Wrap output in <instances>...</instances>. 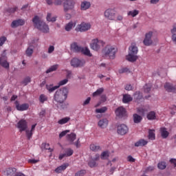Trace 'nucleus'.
I'll list each match as a JSON object with an SVG mask.
<instances>
[{
  "label": "nucleus",
  "instance_id": "nucleus-33",
  "mask_svg": "<svg viewBox=\"0 0 176 176\" xmlns=\"http://www.w3.org/2000/svg\"><path fill=\"white\" fill-rule=\"evenodd\" d=\"M67 167H68V165H67V164H63V165H62V166H58V168H56L55 169V171H56V173H61V171H64V170H65V169L67 168Z\"/></svg>",
  "mask_w": 176,
  "mask_h": 176
},
{
  "label": "nucleus",
  "instance_id": "nucleus-17",
  "mask_svg": "<svg viewBox=\"0 0 176 176\" xmlns=\"http://www.w3.org/2000/svg\"><path fill=\"white\" fill-rule=\"evenodd\" d=\"M72 155H74V150H72V148H67L65 151V153L60 154L59 155V160H63L64 157H68L69 156H72Z\"/></svg>",
  "mask_w": 176,
  "mask_h": 176
},
{
  "label": "nucleus",
  "instance_id": "nucleus-34",
  "mask_svg": "<svg viewBox=\"0 0 176 176\" xmlns=\"http://www.w3.org/2000/svg\"><path fill=\"white\" fill-rule=\"evenodd\" d=\"M71 120L69 117L63 118L58 121V124H65V123H68V121Z\"/></svg>",
  "mask_w": 176,
  "mask_h": 176
},
{
  "label": "nucleus",
  "instance_id": "nucleus-26",
  "mask_svg": "<svg viewBox=\"0 0 176 176\" xmlns=\"http://www.w3.org/2000/svg\"><path fill=\"white\" fill-rule=\"evenodd\" d=\"M16 169L15 168H8L6 170V175H14Z\"/></svg>",
  "mask_w": 176,
  "mask_h": 176
},
{
  "label": "nucleus",
  "instance_id": "nucleus-55",
  "mask_svg": "<svg viewBox=\"0 0 176 176\" xmlns=\"http://www.w3.org/2000/svg\"><path fill=\"white\" fill-rule=\"evenodd\" d=\"M116 20L118 21H122L123 20V16L121 14H117Z\"/></svg>",
  "mask_w": 176,
  "mask_h": 176
},
{
  "label": "nucleus",
  "instance_id": "nucleus-4",
  "mask_svg": "<svg viewBox=\"0 0 176 176\" xmlns=\"http://www.w3.org/2000/svg\"><path fill=\"white\" fill-rule=\"evenodd\" d=\"M138 53V48L135 43H132L131 46L129 47V52L126 56V60L128 61H131V63H134V61H137V54Z\"/></svg>",
  "mask_w": 176,
  "mask_h": 176
},
{
  "label": "nucleus",
  "instance_id": "nucleus-18",
  "mask_svg": "<svg viewBox=\"0 0 176 176\" xmlns=\"http://www.w3.org/2000/svg\"><path fill=\"white\" fill-rule=\"evenodd\" d=\"M35 127H36V124L32 125L30 131L28 129L25 130L28 140H31L32 138V134H34V131H35Z\"/></svg>",
  "mask_w": 176,
  "mask_h": 176
},
{
  "label": "nucleus",
  "instance_id": "nucleus-31",
  "mask_svg": "<svg viewBox=\"0 0 176 176\" xmlns=\"http://www.w3.org/2000/svg\"><path fill=\"white\" fill-rule=\"evenodd\" d=\"M80 52H81L82 54H85V56H89V57H91L90 50L87 47L81 48V50Z\"/></svg>",
  "mask_w": 176,
  "mask_h": 176
},
{
  "label": "nucleus",
  "instance_id": "nucleus-19",
  "mask_svg": "<svg viewBox=\"0 0 176 176\" xmlns=\"http://www.w3.org/2000/svg\"><path fill=\"white\" fill-rule=\"evenodd\" d=\"M25 23V22L23 19H19L16 21H12V23L11 24V27L12 28H16V27H19L20 25H24Z\"/></svg>",
  "mask_w": 176,
  "mask_h": 176
},
{
  "label": "nucleus",
  "instance_id": "nucleus-12",
  "mask_svg": "<svg viewBox=\"0 0 176 176\" xmlns=\"http://www.w3.org/2000/svg\"><path fill=\"white\" fill-rule=\"evenodd\" d=\"M86 62L84 60H80L78 58H73L71 61L72 67H83Z\"/></svg>",
  "mask_w": 176,
  "mask_h": 176
},
{
  "label": "nucleus",
  "instance_id": "nucleus-40",
  "mask_svg": "<svg viewBox=\"0 0 176 176\" xmlns=\"http://www.w3.org/2000/svg\"><path fill=\"white\" fill-rule=\"evenodd\" d=\"M107 109H108L107 108V107H103L100 109H96V113H105V112H107Z\"/></svg>",
  "mask_w": 176,
  "mask_h": 176
},
{
  "label": "nucleus",
  "instance_id": "nucleus-64",
  "mask_svg": "<svg viewBox=\"0 0 176 176\" xmlns=\"http://www.w3.org/2000/svg\"><path fill=\"white\" fill-rule=\"evenodd\" d=\"M15 176H25V175H24L23 173H16L15 174Z\"/></svg>",
  "mask_w": 176,
  "mask_h": 176
},
{
  "label": "nucleus",
  "instance_id": "nucleus-1",
  "mask_svg": "<svg viewBox=\"0 0 176 176\" xmlns=\"http://www.w3.org/2000/svg\"><path fill=\"white\" fill-rule=\"evenodd\" d=\"M47 5H61L63 3V8L65 12L68 10H72L74 9V1L72 0H46Z\"/></svg>",
  "mask_w": 176,
  "mask_h": 176
},
{
  "label": "nucleus",
  "instance_id": "nucleus-57",
  "mask_svg": "<svg viewBox=\"0 0 176 176\" xmlns=\"http://www.w3.org/2000/svg\"><path fill=\"white\" fill-rule=\"evenodd\" d=\"M53 52H54V46L51 45L48 48V53H53Z\"/></svg>",
  "mask_w": 176,
  "mask_h": 176
},
{
  "label": "nucleus",
  "instance_id": "nucleus-60",
  "mask_svg": "<svg viewBox=\"0 0 176 176\" xmlns=\"http://www.w3.org/2000/svg\"><path fill=\"white\" fill-rule=\"evenodd\" d=\"M91 98L90 97L87 98V100L84 102L83 104L84 105H87L90 102V100Z\"/></svg>",
  "mask_w": 176,
  "mask_h": 176
},
{
  "label": "nucleus",
  "instance_id": "nucleus-23",
  "mask_svg": "<svg viewBox=\"0 0 176 176\" xmlns=\"http://www.w3.org/2000/svg\"><path fill=\"white\" fill-rule=\"evenodd\" d=\"M131 101H133V97H131V96L129 94H124L123 96L122 102H124V104H127V102H130Z\"/></svg>",
  "mask_w": 176,
  "mask_h": 176
},
{
  "label": "nucleus",
  "instance_id": "nucleus-6",
  "mask_svg": "<svg viewBox=\"0 0 176 176\" xmlns=\"http://www.w3.org/2000/svg\"><path fill=\"white\" fill-rule=\"evenodd\" d=\"M104 46H105V43L101 40H98V38L92 40L90 44V47L93 50H100V49L104 47Z\"/></svg>",
  "mask_w": 176,
  "mask_h": 176
},
{
  "label": "nucleus",
  "instance_id": "nucleus-46",
  "mask_svg": "<svg viewBox=\"0 0 176 176\" xmlns=\"http://www.w3.org/2000/svg\"><path fill=\"white\" fill-rule=\"evenodd\" d=\"M158 168H160V170H164V168H166V162H160L157 165Z\"/></svg>",
  "mask_w": 176,
  "mask_h": 176
},
{
  "label": "nucleus",
  "instance_id": "nucleus-42",
  "mask_svg": "<svg viewBox=\"0 0 176 176\" xmlns=\"http://www.w3.org/2000/svg\"><path fill=\"white\" fill-rule=\"evenodd\" d=\"M140 13V11L137 10H134L133 11H129L128 12V16H131L132 17H135L138 14Z\"/></svg>",
  "mask_w": 176,
  "mask_h": 176
},
{
  "label": "nucleus",
  "instance_id": "nucleus-14",
  "mask_svg": "<svg viewBox=\"0 0 176 176\" xmlns=\"http://www.w3.org/2000/svg\"><path fill=\"white\" fill-rule=\"evenodd\" d=\"M14 104L17 111H27L30 107L27 103L20 104V102L17 100L15 101Z\"/></svg>",
  "mask_w": 176,
  "mask_h": 176
},
{
  "label": "nucleus",
  "instance_id": "nucleus-37",
  "mask_svg": "<svg viewBox=\"0 0 176 176\" xmlns=\"http://www.w3.org/2000/svg\"><path fill=\"white\" fill-rule=\"evenodd\" d=\"M142 120V117L138 114L133 115V121L135 123H140Z\"/></svg>",
  "mask_w": 176,
  "mask_h": 176
},
{
  "label": "nucleus",
  "instance_id": "nucleus-27",
  "mask_svg": "<svg viewBox=\"0 0 176 176\" xmlns=\"http://www.w3.org/2000/svg\"><path fill=\"white\" fill-rule=\"evenodd\" d=\"M32 53H34V47L32 44H30L26 50V55L30 57V56H32Z\"/></svg>",
  "mask_w": 176,
  "mask_h": 176
},
{
  "label": "nucleus",
  "instance_id": "nucleus-3",
  "mask_svg": "<svg viewBox=\"0 0 176 176\" xmlns=\"http://www.w3.org/2000/svg\"><path fill=\"white\" fill-rule=\"evenodd\" d=\"M67 96L68 89L67 88H63L56 91L54 98L55 101L61 104L67 100Z\"/></svg>",
  "mask_w": 176,
  "mask_h": 176
},
{
  "label": "nucleus",
  "instance_id": "nucleus-53",
  "mask_svg": "<svg viewBox=\"0 0 176 176\" xmlns=\"http://www.w3.org/2000/svg\"><path fill=\"white\" fill-rule=\"evenodd\" d=\"M146 111V109H145L144 107L138 109V112H139V113H145Z\"/></svg>",
  "mask_w": 176,
  "mask_h": 176
},
{
  "label": "nucleus",
  "instance_id": "nucleus-21",
  "mask_svg": "<svg viewBox=\"0 0 176 176\" xmlns=\"http://www.w3.org/2000/svg\"><path fill=\"white\" fill-rule=\"evenodd\" d=\"M160 133L162 138H167L170 135V133L167 131V129L165 127L160 128Z\"/></svg>",
  "mask_w": 176,
  "mask_h": 176
},
{
  "label": "nucleus",
  "instance_id": "nucleus-48",
  "mask_svg": "<svg viewBox=\"0 0 176 176\" xmlns=\"http://www.w3.org/2000/svg\"><path fill=\"white\" fill-rule=\"evenodd\" d=\"M69 130H65L62 131L60 134H59V138H63V137H65V135H67V134H68V133H69Z\"/></svg>",
  "mask_w": 176,
  "mask_h": 176
},
{
  "label": "nucleus",
  "instance_id": "nucleus-45",
  "mask_svg": "<svg viewBox=\"0 0 176 176\" xmlns=\"http://www.w3.org/2000/svg\"><path fill=\"white\" fill-rule=\"evenodd\" d=\"M72 27H74V23L69 22L65 25L66 31H71V30H72Z\"/></svg>",
  "mask_w": 176,
  "mask_h": 176
},
{
  "label": "nucleus",
  "instance_id": "nucleus-51",
  "mask_svg": "<svg viewBox=\"0 0 176 176\" xmlns=\"http://www.w3.org/2000/svg\"><path fill=\"white\" fill-rule=\"evenodd\" d=\"M5 42H6V37L5 36L0 37V46H3Z\"/></svg>",
  "mask_w": 176,
  "mask_h": 176
},
{
  "label": "nucleus",
  "instance_id": "nucleus-10",
  "mask_svg": "<svg viewBox=\"0 0 176 176\" xmlns=\"http://www.w3.org/2000/svg\"><path fill=\"white\" fill-rule=\"evenodd\" d=\"M90 28H91V25H90V23L82 22L76 27V30L80 31V32H85V31H89Z\"/></svg>",
  "mask_w": 176,
  "mask_h": 176
},
{
  "label": "nucleus",
  "instance_id": "nucleus-28",
  "mask_svg": "<svg viewBox=\"0 0 176 176\" xmlns=\"http://www.w3.org/2000/svg\"><path fill=\"white\" fill-rule=\"evenodd\" d=\"M147 119L148 120H155L156 119V113L155 111H151L147 114Z\"/></svg>",
  "mask_w": 176,
  "mask_h": 176
},
{
  "label": "nucleus",
  "instance_id": "nucleus-8",
  "mask_svg": "<svg viewBox=\"0 0 176 176\" xmlns=\"http://www.w3.org/2000/svg\"><path fill=\"white\" fill-rule=\"evenodd\" d=\"M117 133L120 135H125V134L129 133V127L124 124H119L117 126Z\"/></svg>",
  "mask_w": 176,
  "mask_h": 176
},
{
  "label": "nucleus",
  "instance_id": "nucleus-44",
  "mask_svg": "<svg viewBox=\"0 0 176 176\" xmlns=\"http://www.w3.org/2000/svg\"><path fill=\"white\" fill-rule=\"evenodd\" d=\"M39 101L43 104L45 101H47V96H46L45 94H41L39 97Z\"/></svg>",
  "mask_w": 176,
  "mask_h": 176
},
{
  "label": "nucleus",
  "instance_id": "nucleus-52",
  "mask_svg": "<svg viewBox=\"0 0 176 176\" xmlns=\"http://www.w3.org/2000/svg\"><path fill=\"white\" fill-rule=\"evenodd\" d=\"M39 162L38 160H35V159H30L28 160V163H30L31 164H35Z\"/></svg>",
  "mask_w": 176,
  "mask_h": 176
},
{
  "label": "nucleus",
  "instance_id": "nucleus-43",
  "mask_svg": "<svg viewBox=\"0 0 176 176\" xmlns=\"http://www.w3.org/2000/svg\"><path fill=\"white\" fill-rule=\"evenodd\" d=\"M107 157H109V153L108 151H104L100 155V159L105 160Z\"/></svg>",
  "mask_w": 176,
  "mask_h": 176
},
{
  "label": "nucleus",
  "instance_id": "nucleus-62",
  "mask_svg": "<svg viewBox=\"0 0 176 176\" xmlns=\"http://www.w3.org/2000/svg\"><path fill=\"white\" fill-rule=\"evenodd\" d=\"M153 170H155V167H153V166H148L146 168V171H153Z\"/></svg>",
  "mask_w": 176,
  "mask_h": 176
},
{
  "label": "nucleus",
  "instance_id": "nucleus-20",
  "mask_svg": "<svg viewBox=\"0 0 176 176\" xmlns=\"http://www.w3.org/2000/svg\"><path fill=\"white\" fill-rule=\"evenodd\" d=\"M67 141L69 142V144H74V141L76 140V134L72 133L66 136Z\"/></svg>",
  "mask_w": 176,
  "mask_h": 176
},
{
  "label": "nucleus",
  "instance_id": "nucleus-39",
  "mask_svg": "<svg viewBox=\"0 0 176 176\" xmlns=\"http://www.w3.org/2000/svg\"><path fill=\"white\" fill-rule=\"evenodd\" d=\"M58 68V65H55L51 66L47 71V74H50V72H53L54 71H56Z\"/></svg>",
  "mask_w": 176,
  "mask_h": 176
},
{
  "label": "nucleus",
  "instance_id": "nucleus-58",
  "mask_svg": "<svg viewBox=\"0 0 176 176\" xmlns=\"http://www.w3.org/2000/svg\"><path fill=\"white\" fill-rule=\"evenodd\" d=\"M125 89L128 91L133 90V87L131 86V85L128 84L126 85Z\"/></svg>",
  "mask_w": 176,
  "mask_h": 176
},
{
  "label": "nucleus",
  "instance_id": "nucleus-38",
  "mask_svg": "<svg viewBox=\"0 0 176 176\" xmlns=\"http://www.w3.org/2000/svg\"><path fill=\"white\" fill-rule=\"evenodd\" d=\"M90 8V3L87 1H84L81 3L82 10H86Z\"/></svg>",
  "mask_w": 176,
  "mask_h": 176
},
{
  "label": "nucleus",
  "instance_id": "nucleus-30",
  "mask_svg": "<svg viewBox=\"0 0 176 176\" xmlns=\"http://www.w3.org/2000/svg\"><path fill=\"white\" fill-rule=\"evenodd\" d=\"M103 93H104V88H99L96 90V91L93 93L92 96L93 97H97L98 96H101V94Z\"/></svg>",
  "mask_w": 176,
  "mask_h": 176
},
{
  "label": "nucleus",
  "instance_id": "nucleus-7",
  "mask_svg": "<svg viewBox=\"0 0 176 176\" xmlns=\"http://www.w3.org/2000/svg\"><path fill=\"white\" fill-rule=\"evenodd\" d=\"M67 83H68V79H65L59 82V84L58 86L53 87L52 85H47L46 89L47 90H48L49 93H53V91H54V90H56V89H58L60 86H64V85H67Z\"/></svg>",
  "mask_w": 176,
  "mask_h": 176
},
{
  "label": "nucleus",
  "instance_id": "nucleus-15",
  "mask_svg": "<svg viewBox=\"0 0 176 176\" xmlns=\"http://www.w3.org/2000/svg\"><path fill=\"white\" fill-rule=\"evenodd\" d=\"M164 89L168 93H176V86L173 85V84L165 83Z\"/></svg>",
  "mask_w": 176,
  "mask_h": 176
},
{
  "label": "nucleus",
  "instance_id": "nucleus-56",
  "mask_svg": "<svg viewBox=\"0 0 176 176\" xmlns=\"http://www.w3.org/2000/svg\"><path fill=\"white\" fill-rule=\"evenodd\" d=\"M73 144L76 146V148H80V141H79V139L76 142H73Z\"/></svg>",
  "mask_w": 176,
  "mask_h": 176
},
{
  "label": "nucleus",
  "instance_id": "nucleus-9",
  "mask_svg": "<svg viewBox=\"0 0 176 176\" xmlns=\"http://www.w3.org/2000/svg\"><path fill=\"white\" fill-rule=\"evenodd\" d=\"M16 127L19 129V131L21 133L25 131L28 129V122L24 119H21L17 123Z\"/></svg>",
  "mask_w": 176,
  "mask_h": 176
},
{
  "label": "nucleus",
  "instance_id": "nucleus-32",
  "mask_svg": "<svg viewBox=\"0 0 176 176\" xmlns=\"http://www.w3.org/2000/svg\"><path fill=\"white\" fill-rule=\"evenodd\" d=\"M90 150L93 152H97V151H100L101 149V147L97 144H91L89 146Z\"/></svg>",
  "mask_w": 176,
  "mask_h": 176
},
{
  "label": "nucleus",
  "instance_id": "nucleus-16",
  "mask_svg": "<svg viewBox=\"0 0 176 176\" xmlns=\"http://www.w3.org/2000/svg\"><path fill=\"white\" fill-rule=\"evenodd\" d=\"M115 112L116 116H118V118H123V116H126V109L123 107H118Z\"/></svg>",
  "mask_w": 176,
  "mask_h": 176
},
{
  "label": "nucleus",
  "instance_id": "nucleus-63",
  "mask_svg": "<svg viewBox=\"0 0 176 176\" xmlns=\"http://www.w3.org/2000/svg\"><path fill=\"white\" fill-rule=\"evenodd\" d=\"M172 34L176 32V23L173 25V28L171 30Z\"/></svg>",
  "mask_w": 176,
  "mask_h": 176
},
{
  "label": "nucleus",
  "instance_id": "nucleus-35",
  "mask_svg": "<svg viewBox=\"0 0 176 176\" xmlns=\"http://www.w3.org/2000/svg\"><path fill=\"white\" fill-rule=\"evenodd\" d=\"M148 138V140H155V129H149Z\"/></svg>",
  "mask_w": 176,
  "mask_h": 176
},
{
  "label": "nucleus",
  "instance_id": "nucleus-2",
  "mask_svg": "<svg viewBox=\"0 0 176 176\" xmlns=\"http://www.w3.org/2000/svg\"><path fill=\"white\" fill-rule=\"evenodd\" d=\"M32 22L34 27L40 30V31H42V32H49V26H47L45 22L42 21L38 16H35L33 18Z\"/></svg>",
  "mask_w": 176,
  "mask_h": 176
},
{
  "label": "nucleus",
  "instance_id": "nucleus-47",
  "mask_svg": "<svg viewBox=\"0 0 176 176\" xmlns=\"http://www.w3.org/2000/svg\"><path fill=\"white\" fill-rule=\"evenodd\" d=\"M151 87L152 86H151V85H144V93H149V91H151Z\"/></svg>",
  "mask_w": 176,
  "mask_h": 176
},
{
  "label": "nucleus",
  "instance_id": "nucleus-50",
  "mask_svg": "<svg viewBox=\"0 0 176 176\" xmlns=\"http://www.w3.org/2000/svg\"><path fill=\"white\" fill-rule=\"evenodd\" d=\"M86 174L85 170H81L78 171L77 173H76V176H83Z\"/></svg>",
  "mask_w": 176,
  "mask_h": 176
},
{
  "label": "nucleus",
  "instance_id": "nucleus-24",
  "mask_svg": "<svg viewBox=\"0 0 176 176\" xmlns=\"http://www.w3.org/2000/svg\"><path fill=\"white\" fill-rule=\"evenodd\" d=\"M98 126H100V127H101L102 129H105V127L108 126V120L107 119L100 120L98 122Z\"/></svg>",
  "mask_w": 176,
  "mask_h": 176
},
{
  "label": "nucleus",
  "instance_id": "nucleus-22",
  "mask_svg": "<svg viewBox=\"0 0 176 176\" xmlns=\"http://www.w3.org/2000/svg\"><path fill=\"white\" fill-rule=\"evenodd\" d=\"M148 144V141L140 139L135 143V146H145Z\"/></svg>",
  "mask_w": 176,
  "mask_h": 176
},
{
  "label": "nucleus",
  "instance_id": "nucleus-59",
  "mask_svg": "<svg viewBox=\"0 0 176 176\" xmlns=\"http://www.w3.org/2000/svg\"><path fill=\"white\" fill-rule=\"evenodd\" d=\"M127 160H128V162H131V163H134V162H135V160L134 158H133V157H131V156H129L127 157Z\"/></svg>",
  "mask_w": 176,
  "mask_h": 176
},
{
  "label": "nucleus",
  "instance_id": "nucleus-54",
  "mask_svg": "<svg viewBox=\"0 0 176 176\" xmlns=\"http://www.w3.org/2000/svg\"><path fill=\"white\" fill-rule=\"evenodd\" d=\"M101 102H105L107 101V96L105 95H102L100 96Z\"/></svg>",
  "mask_w": 176,
  "mask_h": 176
},
{
  "label": "nucleus",
  "instance_id": "nucleus-29",
  "mask_svg": "<svg viewBox=\"0 0 176 176\" xmlns=\"http://www.w3.org/2000/svg\"><path fill=\"white\" fill-rule=\"evenodd\" d=\"M99 159L100 155H96L94 160H92L89 162V166H90L91 167H96V161L98 160Z\"/></svg>",
  "mask_w": 176,
  "mask_h": 176
},
{
  "label": "nucleus",
  "instance_id": "nucleus-13",
  "mask_svg": "<svg viewBox=\"0 0 176 176\" xmlns=\"http://www.w3.org/2000/svg\"><path fill=\"white\" fill-rule=\"evenodd\" d=\"M104 16L108 20H115V10L112 9H108L104 12Z\"/></svg>",
  "mask_w": 176,
  "mask_h": 176
},
{
  "label": "nucleus",
  "instance_id": "nucleus-11",
  "mask_svg": "<svg viewBox=\"0 0 176 176\" xmlns=\"http://www.w3.org/2000/svg\"><path fill=\"white\" fill-rule=\"evenodd\" d=\"M152 35H153L152 32H149L146 34L145 38L143 41V43L144 45H145V46H151V45L153 43Z\"/></svg>",
  "mask_w": 176,
  "mask_h": 176
},
{
  "label": "nucleus",
  "instance_id": "nucleus-41",
  "mask_svg": "<svg viewBox=\"0 0 176 176\" xmlns=\"http://www.w3.org/2000/svg\"><path fill=\"white\" fill-rule=\"evenodd\" d=\"M47 21L54 22L56 21V16H53L52 13H48L47 15Z\"/></svg>",
  "mask_w": 176,
  "mask_h": 176
},
{
  "label": "nucleus",
  "instance_id": "nucleus-61",
  "mask_svg": "<svg viewBox=\"0 0 176 176\" xmlns=\"http://www.w3.org/2000/svg\"><path fill=\"white\" fill-rule=\"evenodd\" d=\"M170 162L172 164H174L175 167H176V160L175 159H171L170 160Z\"/></svg>",
  "mask_w": 176,
  "mask_h": 176
},
{
  "label": "nucleus",
  "instance_id": "nucleus-5",
  "mask_svg": "<svg viewBox=\"0 0 176 176\" xmlns=\"http://www.w3.org/2000/svg\"><path fill=\"white\" fill-rule=\"evenodd\" d=\"M104 53L105 57L110 58V60H113L118 53V48L112 45H107L104 47Z\"/></svg>",
  "mask_w": 176,
  "mask_h": 176
},
{
  "label": "nucleus",
  "instance_id": "nucleus-36",
  "mask_svg": "<svg viewBox=\"0 0 176 176\" xmlns=\"http://www.w3.org/2000/svg\"><path fill=\"white\" fill-rule=\"evenodd\" d=\"M0 65L4 68H9V63L6 60L2 59V58H0Z\"/></svg>",
  "mask_w": 176,
  "mask_h": 176
},
{
  "label": "nucleus",
  "instance_id": "nucleus-49",
  "mask_svg": "<svg viewBox=\"0 0 176 176\" xmlns=\"http://www.w3.org/2000/svg\"><path fill=\"white\" fill-rule=\"evenodd\" d=\"M42 145L45 148V149L50 151V152H53V149L50 148L49 144L44 143Z\"/></svg>",
  "mask_w": 176,
  "mask_h": 176
},
{
  "label": "nucleus",
  "instance_id": "nucleus-25",
  "mask_svg": "<svg viewBox=\"0 0 176 176\" xmlns=\"http://www.w3.org/2000/svg\"><path fill=\"white\" fill-rule=\"evenodd\" d=\"M71 49L73 52H80L82 50V47H79L76 43H73L71 45Z\"/></svg>",
  "mask_w": 176,
  "mask_h": 176
}]
</instances>
